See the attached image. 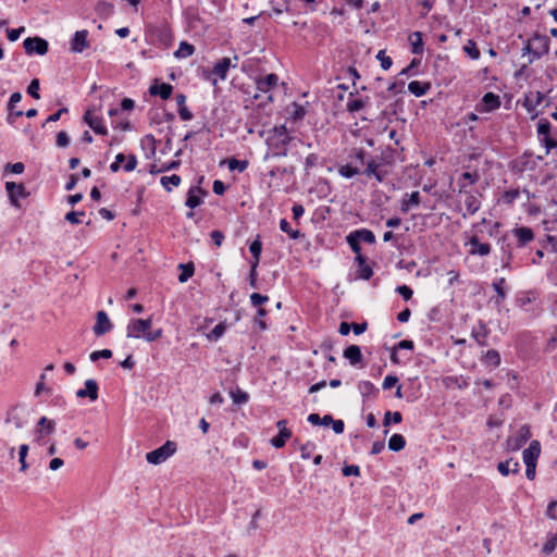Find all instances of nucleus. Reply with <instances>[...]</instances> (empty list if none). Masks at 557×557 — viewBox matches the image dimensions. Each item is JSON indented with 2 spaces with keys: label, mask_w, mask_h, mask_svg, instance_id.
Returning a JSON list of instances; mask_svg holds the SVG:
<instances>
[{
  "label": "nucleus",
  "mask_w": 557,
  "mask_h": 557,
  "mask_svg": "<svg viewBox=\"0 0 557 557\" xmlns=\"http://www.w3.org/2000/svg\"><path fill=\"white\" fill-rule=\"evenodd\" d=\"M376 59L381 62V66L383 70H388L392 64H393V61L392 59L385 54V51L384 50H380L376 54Z\"/></svg>",
  "instance_id": "55"
},
{
  "label": "nucleus",
  "mask_w": 557,
  "mask_h": 557,
  "mask_svg": "<svg viewBox=\"0 0 557 557\" xmlns=\"http://www.w3.org/2000/svg\"><path fill=\"white\" fill-rule=\"evenodd\" d=\"M98 391L99 386L96 380L88 379L85 381V388H81L76 392V397L86 398L88 397L90 401H95L98 399Z\"/></svg>",
  "instance_id": "16"
},
{
  "label": "nucleus",
  "mask_w": 557,
  "mask_h": 557,
  "mask_svg": "<svg viewBox=\"0 0 557 557\" xmlns=\"http://www.w3.org/2000/svg\"><path fill=\"white\" fill-rule=\"evenodd\" d=\"M541 454V444L534 440L522 453L523 462L536 463Z\"/></svg>",
  "instance_id": "21"
},
{
  "label": "nucleus",
  "mask_w": 557,
  "mask_h": 557,
  "mask_svg": "<svg viewBox=\"0 0 557 557\" xmlns=\"http://www.w3.org/2000/svg\"><path fill=\"white\" fill-rule=\"evenodd\" d=\"M315 445L313 443L308 442L307 444L300 447V455L302 459H309L311 453L314 450Z\"/></svg>",
  "instance_id": "62"
},
{
  "label": "nucleus",
  "mask_w": 557,
  "mask_h": 557,
  "mask_svg": "<svg viewBox=\"0 0 557 557\" xmlns=\"http://www.w3.org/2000/svg\"><path fill=\"white\" fill-rule=\"evenodd\" d=\"M232 66V62L230 58H222L220 59L212 69V74L219 77L220 79L224 81L227 76V72L230 67ZM236 64H233V67H235Z\"/></svg>",
  "instance_id": "23"
},
{
  "label": "nucleus",
  "mask_w": 557,
  "mask_h": 557,
  "mask_svg": "<svg viewBox=\"0 0 557 557\" xmlns=\"http://www.w3.org/2000/svg\"><path fill=\"white\" fill-rule=\"evenodd\" d=\"M55 144L58 147H66L70 144V137L66 132L61 131L57 135Z\"/></svg>",
  "instance_id": "61"
},
{
  "label": "nucleus",
  "mask_w": 557,
  "mask_h": 557,
  "mask_svg": "<svg viewBox=\"0 0 557 557\" xmlns=\"http://www.w3.org/2000/svg\"><path fill=\"white\" fill-rule=\"evenodd\" d=\"M275 132L276 133L267 140L270 152L265 154L264 159L287 156V146L292 138L285 126H282L280 129H275Z\"/></svg>",
  "instance_id": "2"
},
{
  "label": "nucleus",
  "mask_w": 557,
  "mask_h": 557,
  "mask_svg": "<svg viewBox=\"0 0 557 557\" xmlns=\"http://www.w3.org/2000/svg\"><path fill=\"white\" fill-rule=\"evenodd\" d=\"M497 469L505 476L509 473L516 474L520 471V463L518 460L508 459L506 461L499 462Z\"/></svg>",
  "instance_id": "24"
},
{
  "label": "nucleus",
  "mask_w": 557,
  "mask_h": 557,
  "mask_svg": "<svg viewBox=\"0 0 557 557\" xmlns=\"http://www.w3.org/2000/svg\"><path fill=\"white\" fill-rule=\"evenodd\" d=\"M414 347V344L412 341H409V339H404V341H400L396 344V346L394 347V350L393 352L391 354V361L395 364H398L399 363V360L397 358V355H396V350L397 349H408V350H412Z\"/></svg>",
  "instance_id": "38"
},
{
  "label": "nucleus",
  "mask_w": 557,
  "mask_h": 557,
  "mask_svg": "<svg viewBox=\"0 0 557 557\" xmlns=\"http://www.w3.org/2000/svg\"><path fill=\"white\" fill-rule=\"evenodd\" d=\"M225 331H226V323L220 322L211 330V332L207 335V337L210 341L216 342L224 335Z\"/></svg>",
  "instance_id": "40"
},
{
  "label": "nucleus",
  "mask_w": 557,
  "mask_h": 557,
  "mask_svg": "<svg viewBox=\"0 0 557 557\" xmlns=\"http://www.w3.org/2000/svg\"><path fill=\"white\" fill-rule=\"evenodd\" d=\"M372 275H373V270L368 263H364L363 267H359V277L360 278L368 281L371 278Z\"/></svg>",
  "instance_id": "63"
},
{
  "label": "nucleus",
  "mask_w": 557,
  "mask_h": 557,
  "mask_svg": "<svg viewBox=\"0 0 557 557\" xmlns=\"http://www.w3.org/2000/svg\"><path fill=\"white\" fill-rule=\"evenodd\" d=\"M28 445L22 444L18 449V460L21 463V471H26L28 465L26 463V457L28 454Z\"/></svg>",
  "instance_id": "51"
},
{
  "label": "nucleus",
  "mask_w": 557,
  "mask_h": 557,
  "mask_svg": "<svg viewBox=\"0 0 557 557\" xmlns=\"http://www.w3.org/2000/svg\"><path fill=\"white\" fill-rule=\"evenodd\" d=\"M500 107L499 96L490 91L486 92L480 104L476 106V110L480 112H492Z\"/></svg>",
  "instance_id": "15"
},
{
  "label": "nucleus",
  "mask_w": 557,
  "mask_h": 557,
  "mask_svg": "<svg viewBox=\"0 0 557 557\" xmlns=\"http://www.w3.org/2000/svg\"><path fill=\"white\" fill-rule=\"evenodd\" d=\"M277 83L278 76L274 73H271L264 77L257 78L256 87L259 92H269L271 89L277 86Z\"/></svg>",
  "instance_id": "17"
},
{
  "label": "nucleus",
  "mask_w": 557,
  "mask_h": 557,
  "mask_svg": "<svg viewBox=\"0 0 557 557\" xmlns=\"http://www.w3.org/2000/svg\"><path fill=\"white\" fill-rule=\"evenodd\" d=\"M532 50V57H529L528 64H532L534 61L541 59L549 51V38L546 35L539 33L533 34L530 38Z\"/></svg>",
  "instance_id": "3"
},
{
  "label": "nucleus",
  "mask_w": 557,
  "mask_h": 557,
  "mask_svg": "<svg viewBox=\"0 0 557 557\" xmlns=\"http://www.w3.org/2000/svg\"><path fill=\"white\" fill-rule=\"evenodd\" d=\"M511 233L518 240V247H524L534 239L532 228L527 226L515 227Z\"/></svg>",
  "instance_id": "18"
},
{
  "label": "nucleus",
  "mask_w": 557,
  "mask_h": 557,
  "mask_svg": "<svg viewBox=\"0 0 557 557\" xmlns=\"http://www.w3.org/2000/svg\"><path fill=\"white\" fill-rule=\"evenodd\" d=\"M504 284H505V278L504 277H500V278L494 281L493 284H492L493 288L497 293V296H498L499 300H504L505 297H506V293H505V289H504Z\"/></svg>",
  "instance_id": "54"
},
{
  "label": "nucleus",
  "mask_w": 557,
  "mask_h": 557,
  "mask_svg": "<svg viewBox=\"0 0 557 557\" xmlns=\"http://www.w3.org/2000/svg\"><path fill=\"white\" fill-rule=\"evenodd\" d=\"M431 88L430 83L412 81L408 84V90L416 97L424 96Z\"/></svg>",
  "instance_id": "26"
},
{
  "label": "nucleus",
  "mask_w": 557,
  "mask_h": 557,
  "mask_svg": "<svg viewBox=\"0 0 557 557\" xmlns=\"http://www.w3.org/2000/svg\"><path fill=\"white\" fill-rule=\"evenodd\" d=\"M37 426L42 429L46 434H51L54 432L55 422L53 420H49L47 417H41Z\"/></svg>",
  "instance_id": "46"
},
{
  "label": "nucleus",
  "mask_w": 557,
  "mask_h": 557,
  "mask_svg": "<svg viewBox=\"0 0 557 557\" xmlns=\"http://www.w3.org/2000/svg\"><path fill=\"white\" fill-rule=\"evenodd\" d=\"M95 11L100 17L107 18L114 13V5L107 1H99L95 7Z\"/></svg>",
  "instance_id": "30"
},
{
  "label": "nucleus",
  "mask_w": 557,
  "mask_h": 557,
  "mask_svg": "<svg viewBox=\"0 0 557 557\" xmlns=\"http://www.w3.org/2000/svg\"><path fill=\"white\" fill-rule=\"evenodd\" d=\"M347 243L349 245V247L351 248V250L355 252V253H359L361 251V246H360V240L359 238H357L356 234L354 232H351L347 237Z\"/></svg>",
  "instance_id": "52"
},
{
  "label": "nucleus",
  "mask_w": 557,
  "mask_h": 557,
  "mask_svg": "<svg viewBox=\"0 0 557 557\" xmlns=\"http://www.w3.org/2000/svg\"><path fill=\"white\" fill-rule=\"evenodd\" d=\"M113 327L108 314L104 311H98L96 314V324L92 327L97 336H102L110 332Z\"/></svg>",
  "instance_id": "14"
},
{
  "label": "nucleus",
  "mask_w": 557,
  "mask_h": 557,
  "mask_svg": "<svg viewBox=\"0 0 557 557\" xmlns=\"http://www.w3.org/2000/svg\"><path fill=\"white\" fill-rule=\"evenodd\" d=\"M195 52V47L186 41H182L178 49L174 52L176 58H188Z\"/></svg>",
  "instance_id": "39"
},
{
  "label": "nucleus",
  "mask_w": 557,
  "mask_h": 557,
  "mask_svg": "<svg viewBox=\"0 0 557 557\" xmlns=\"http://www.w3.org/2000/svg\"><path fill=\"white\" fill-rule=\"evenodd\" d=\"M149 92L151 96H160L161 99L166 100L173 92V86L168 83H158L156 81V83L150 86Z\"/></svg>",
  "instance_id": "22"
},
{
  "label": "nucleus",
  "mask_w": 557,
  "mask_h": 557,
  "mask_svg": "<svg viewBox=\"0 0 557 557\" xmlns=\"http://www.w3.org/2000/svg\"><path fill=\"white\" fill-rule=\"evenodd\" d=\"M280 228L282 232L286 233L293 239H297L300 236H302L299 230H293L290 227V224L286 219H282L280 221Z\"/></svg>",
  "instance_id": "42"
},
{
  "label": "nucleus",
  "mask_w": 557,
  "mask_h": 557,
  "mask_svg": "<svg viewBox=\"0 0 557 557\" xmlns=\"http://www.w3.org/2000/svg\"><path fill=\"white\" fill-rule=\"evenodd\" d=\"M39 79L35 78L30 82V84L27 87V94L33 97L34 99H39Z\"/></svg>",
  "instance_id": "56"
},
{
  "label": "nucleus",
  "mask_w": 557,
  "mask_h": 557,
  "mask_svg": "<svg viewBox=\"0 0 557 557\" xmlns=\"http://www.w3.org/2000/svg\"><path fill=\"white\" fill-rule=\"evenodd\" d=\"M490 335V330L482 321H479L476 326L472 327L471 336L475 341V343L480 346H487V337Z\"/></svg>",
  "instance_id": "19"
},
{
  "label": "nucleus",
  "mask_w": 557,
  "mask_h": 557,
  "mask_svg": "<svg viewBox=\"0 0 557 557\" xmlns=\"http://www.w3.org/2000/svg\"><path fill=\"white\" fill-rule=\"evenodd\" d=\"M137 166V158L135 154H128L126 158V163L124 164L125 172H132Z\"/></svg>",
  "instance_id": "64"
},
{
  "label": "nucleus",
  "mask_w": 557,
  "mask_h": 557,
  "mask_svg": "<svg viewBox=\"0 0 557 557\" xmlns=\"http://www.w3.org/2000/svg\"><path fill=\"white\" fill-rule=\"evenodd\" d=\"M178 268L182 270L181 274L178 275V282L185 283L187 282L195 272V267L191 262L189 263H180Z\"/></svg>",
  "instance_id": "35"
},
{
  "label": "nucleus",
  "mask_w": 557,
  "mask_h": 557,
  "mask_svg": "<svg viewBox=\"0 0 557 557\" xmlns=\"http://www.w3.org/2000/svg\"><path fill=\"white\" fill-rule=\"evenodd\" d=\"M176 451V443L166 441L159 448L149 451L146 455V460L151 465H160L170 458Z\"/></svg>",
  "instance_id": "4"
},
{
  "label": "nucleus",
  "mask_w": 557,
  "mask_h": 557,
  "mask_svg": "<svg viewBox=\"0 0 557 557\" xmlns=\"http://www.w3.org/2000/svg\"><path fill=\"white\" fill-rule=\"evenodd\" d=\"M396 292L404 298V300L408 301L412 297V289L407 285H400L396 288Z\"/></svg>",
  "instance_id": "60"
},
{
  "label": "nucleus",
  "mask_w": 557,
  "mask_h": 557,
  "mask_svg": "<svg viewBox=\"0 0 557 557\" xmlns=\"http://www.w3.org/2000/svg\"><path fill=\"white\" fill-rule=\"evenodd\" d=\"M531 437L530 426L523 424L518 430L516 436L508 440V445L511 449L517 450L521 448Z\"/></svg>",
  "instance_id": "12"
},
{
  "label": "nucleus",
  "mask_w": 557,
  "mask_h": 557,
  "mask_svg": "<svg viewBox=\"0 0 557 557\" xmlns=\"http://www.w3.org/2000/svg\"><path fill=\"white\" fill-rule=\"evenodd\" d=\"M406 446V440L401 434H393L388 440V448L392 451H400Z\"/></svg>",
  "instance_id": "32"
},
{
  "label": "nucleus",
  "mask_w": 557,
  "mask_h": 557,
  "mask_svg": "<svg viewBox=\"0 0 557 557\" xmlns=\"http://www.w3.org/2000/svg\"><path fill=\"white\" fill-rule=\"evenodd\" d=\"M111 357H112V351L110 349L96 350L89 355V359L92 362L98 361L100 358L109 359Z\"/></svg>",
  "instance_id": "53"
},
{
  "label": "nucleus",
  "mask_w": 557,
  "mask_h": 557,
  "mask_svg": "<svg viewBox=\"0 0 557 557\" xmlns=\"http://www.w3.org/2000/svg\"><path fill=\"white\" fill-rule=\"evenodd\" d=\"M368 100H369L368 97H367L366 100H363L361 98H355V94L350 92L349 94V100L347 102V111L350 112V113H355L357 111H360L361 109L364 108V106H366Z\"/></svg>",
  "instance_id": "28"
},
{
  "label": "nucleus",
  "mask_w": 557,
  "mask_h": 557,
  "mask_svg": "<svg viewBox=\"0 0 557 557\" xmlns=\"http://www.w3.org/2000/svg\"><path fill=\"white\" fill-rule=\"evenodd\" d=\"M181 183V177L177 175V174H172L170 176H162L161 177V185L166 189V190H172V186H178Z\"/></svg>",
  "instance_id": "44"
},
{
  "label": "nucleus",
  "mask_w": 557,
  "mask_h": 557,
  "mask_svg": "<svg viewBox=\"0 0 557 557\" xmlns=\"http://www.w3.org/2000/svg\"><path fill=\"white\" fill-rule=\"evenodd\" d=\"M293 108H294V111H293L294 120H301L305 117L307 111L302 104L295 102V103H293Z\"/></svg>",
  "instance_id": "59"
},
{
  "label": "nucleus",
  "mask_w": 557,
  "mask_h": 557,
  "mask_svg": "<svg viewBox=\"0 0 557 557\" xmlns=\"http://www.w3.org/2000/svg\"><path fill=\"white\" fill-rule=\"evenodd\" d=\"M403 420V416L399 411H395V412H392V411H386L385 414H384V420H383V423L385 426L389 425L392 422L393 423H400Z\"/></svg>",
  "instance_id": "49"
},
{
  "label": "nucleus",
  "mask_w": 557,
  "mask_h": 557,
  "mask_svg": "<svg viewBox=\"0 0 557 557\" xmlns=\"http://www.w3.org/2000/svg\"><path fill=\"white\" fill-rule=\"evenodd\" d=\"M83 120L96 134H108L107 127L102 124V117L94 115L92 110L88 109L84 113Z\"/></svg>",
  "instance_id": "13"
},
{
  "label": "nucleus",
  "mask_w": 557,
  "mask_h": 557,
  "mask_svg": "<svg viewBox=\"0 0 557 557\" xmlns=\"http://www.w3.org/2000/svg\"><path fill=\"white\" fill-rule=\"evenodd\" d=\"M25 52L29 55H45L48 52V41L40 37H27L23 42Z\"/></svg>",
  "instance_id": "6"
},
{
  "label": "nucleus",
  "mask_w": 557,
  "mask_h": 557,
  "mask_svg": "<svg viewBox=\"0 0 557 557\" xmlns=\"http://www.w3.org/2000/svg\"><path fill=\"white\" fill-rule=\"evenodd\" d=\"M463 52L472 60L480 59L481 52L473 39H468L462 47Z\"/></svg>",
  "instance_id": "33"
},
{
  "label": "nucleus",
  "mask_w": 557,
  "mask_h": 557,
  "mask_svg": "<svg viewBox=\"0 0 557 557\" xmlns=\"http://www.w3.org/2000/svg\"><path fill=\"white\" fill-rule=\"evenodd\" d=\"M5 190L8 193L9 199L14 207H18V199L26 198L28 193L23 184H17L14 182L5 183Z\"/></svg>",
  "instance_id": "11"
},
{
  "label": "nucleus",
  "mask_w": 557,
  "mask_h": 557,
  "mask_svg": "<svg viewBox=\"0 0 557 557\" xmlns=\"http://www.w3.org/2000/svg\"><path fill=\"white\" fill-rule=\"evenodd\" d=\"M151 325H152V319L151 318H148V319H133V320L129 321V323L127 325L126 336L127 337H134V338H139V337L143 336L146 339V334L151 329Z\"/></svg>",
  "instance_id": "5"
},
{
  "label": "nucleus",
  "mask_w": 557,
  "mask_h": 557,
  "mask_svg": "<svg viewBox=\"0 0 557 557\" xmlns=\"http://www.w3.org/2000/svg\"><path fill=\"white\" fill-rule=\"evenodd\" d=\"M268 314V311L263 308H259L257 310V315L255 318V323L261 329V330H265L267 329V323L265 321L263 320L264 317Z\"/></svg>",
  "instance_id": "58"
},
{
  "label": "nucleus",
  "mask_w": 557,
  "mask_h": 557,
  "mask_svg": "<svg viewBox=\"0 0 557 557\" xmlns=\"http://www.w3.org/2000/svg\"><path fill=\"white\" fill-rule=\"evenodd\" d=\"M411 52L414 54H421L423 52V40L420 32H414L410 36Z\"/></svg>",
  "instance_id": "36"
},
{
  "label": "nucleus",
  "mask_w": 557,
  "mask_h": 557,
  "mask_svg": "<svg viewBox=\"0 0 557 557\" xmlns=\"http://www.w3.org/2000/svg\"><path fill=\"white\" fill-rule=\"evenodd\" d=\"M498 244L500 246V251L503 253V260L505 261V267H507V265H509L510 261L513 258L511 245L507 242L506 235L499 237Z\"/></svg>",
  "instance_id": "27"
},
{
  "label": "nucleus",
  "mask_w": 557,
  "mask_h": 557,
  "mask_svg": "<svg viewBox=\"0 0 557 557\" xmlns=\"http://www.w3.org/2000/svg\"><path fill=\"white\" fill-rule=\"evenodd\" d=\"M557 547V533L552 534L542 547L543 554L546 556L550 555Z\"/></svg>",
  "instance_id": "47"
},
{
  "label": "nucleus",
  "mask_w": 557,
  "mask_h": 557,
  "mask_svg": "<svg viewBox=\"0 0 557 557\" xmlns=\"http://www.w3.org/2000/svg\"><path fill=\"white\" fill-rule=\"evenodd\" d=\"M483 363L488 367L497 368L500 364V355L495 349L487 350L483 358Z\"/></svg>",
  "instance_id": "29"
},
{
  "label": "nucleus",
  "mask_w": 557,
  "mask_h": 557,
  "mask_svg": "<svg viewBox=\"0 0 557 557\" xmlns=\"http://www.w3.org/2000/svg\"><path fill=\"white\" fill-rule=\"evenodd\" d=\"M358 388L362 397L375 396L379 393V389L370 381H361Z\"/></svg>",
  "instance_id": "34"
},
{
  "label": "nucleus",
  "mask_w": 557,
  "mask_h": 557,
  "mask_svg": "<svg viewBox=\"0 0 557 557\" xmlns=\"http://www.w3.org/2000/svg\"><path fill=\"white\" fill-rule=\"evenodd\" d=\"M206 194H207V191H205L199 186L190 187L188 190V194H187V199H186L185 205L190 209L197 208L202 202L201 196H205Z\"/></svg>",
  "instance_id": "20"
},
{
  "label": "nucleus",
  "mask_w": 557,
  "mask_h": 557,
  "mask_svg": "<svg viewBox=\"0 0 557 557\" xmlns=\"http://www.w3.org/2000/svg\"><path fill=\"white\" fill-rule=\"evenodd\" d=\"M550 123L546 119H541L537 123V134L540 141L546 148V154L549 153L550 149L557 147V140L552 138L550 135Z\"/></svg>",
  "instance_id": "7"
},
{
  "label": "nucleus",
  "mask_w": 557,
  "mask_h": 557,
  "mask_svg": "<svg viewBox=\"0 0 557 557\" xmlns=\"http://www.w3.org/2000/svg\"><path fill=\"white\" fill-rule=\"evenodd\" d=\"M249 251L253 257V261L251 263L259 264L260 256H261V251H262V243L259 237L250 244Z\"/></svg>",
  "instance_id": "43"
},
{
  "label": "nucleus",
  "mask_w": 557,
  "mask_h": 557,
  "mask_svg": "<svg viewBox=\"0 0 557 557\" xmlns=\"http://www.w3.org/2000/svg\"><path fill=\"white\" fill-rule=\"evenodd\" d=\"M359 238L360 242H364L368 244H374L375 243V235L372 231L368 228H360L354 232Z\"/></svg>",
  "instance_id": "41"
},
{
  "label": "nucleus",
  "mask_w": 557,
  "mask_h": 557,
  "mask_svg": "<svg viewBox=\"0 0 557 557\" xmlns=\"http://www.w3.org/2000/svg\"><path fill=\"white\" fill-rule=\"evenodd\" d=\"M290 437H292V431L290 430H284L282 432H278V434L271 440V444L275 448H282V447L285 446L286 442Z\"/></svg>",
  "instance_id": "37"
},
{
  "label": "nucleus",
  "mask_w": 557,
  "mask_h": 557,
  "mask_svg": "<svg viewBox=\"0 0 557 557\" xmlns=\"http://www.w3.org/2000/svg\"><path fill=\"white\" fill-rule=\"evenodd\" d=\"M467 245L470 246L469 253L472 256L485 257L491 253V245L487 243H481L478 233H474L468 240Z\"/></svg>",
  "instance_id": "10"
},
{
  "label": "nucleus",
  "mask_w": 557,
  "mask_h": 557,
  "mask_svg": "<svg viewBox=\"0 0 557 557\" xmlns=\"http://www.w3.org/2000/svg\"><path fill=\"white\" fill-rule=\"evenodd\" d=\"M381 163L363 148H352L347 154V162L338 166V174L344 178H352L363 174L367 177H374L382 183L385 173L381 170Z\"/></svg>",
  "instance_id": "1"
},
{
  "label": "nucleus",
  "mask_w": 557,
  "mask_h": 557,
  "mask_svg": "<svg viewBox=\"0 0 557 557\" xmlns=\"http://www.w3.org/2000/svg\"><path fill=\"white\" fill-rule=\"evenodd\" d=\"M344 357L349 360L350 364L356 366L361 362V349L357 345H350L344 350Z\"/></svg>",
  "instance_id": "25"
},
{
  "label": "nucleus",
  "mask_w": 557,
  "mask_h": 557,
  "mask_svg": "<svg viewBox=\"0 0 557 557\" xmlns=\"http://www.w3.org/2000/svg\"><path fill=\"white\" fill-rule=\"evenodd\" d=\"M231 397L233 403L236 405H244L249 399V395L240 388H236L235 391L231 392Z\"/></svg>",
  "instance_id": "45"
},
{
  "label": "nucleus",
  "mask_w": 557,
  "mask_h": 557,
  "mask_svg": "<svg viewBox=\"0 0 557 557\" xmlns=\"http://www.w3.org/2000/svg\"><path fill=\"white\" fill-rule=\"evenodd\" d=\"M457 185H458L459 194H463L466 196L465 206H466L467 212L469 214L476 213L481 208V201L479 200V198L473 193H471L470 190L467 189L466 183L457 182Z\"/></svg>",
  "instance_id": "8"
},
{
  "label": "nucleus",
  "mask_w": 557,
  "mask_h": 557,
  "mask_svg": "<svg viewBox=\"0 0 557 557\" xmlns=\"http://www.w3.org/2000/svg\"><path fill=\"white\" fill-rule=\"evenodd\" d=\"M480 180V175L478 172H463L458 180V182H463L467 184V187L475 184Z\"/></svg>",
  "instance_id": "48"
},
{
  "label": "nucleus",
  "mask_w": 557,
  "mask_h": 557,
  "mask_svg": "<svg viewBox=\"0 0 557 557\" xmlns=\"http://www.w3.org/2000/svg\"><path fill=\"white\" fill-rule=\"evenodd\" d=\"M269 300V297L265 295H261L259 293H253L250 295V302L253 307L260 308L261 305L267 302Z\"/></svg>",
  "instance_id": "57"
},
{
  "label": "nucleus",
  "mask_w": 557,
  "mask_h": 557,
  "mask_svg": "<svg viewBox=\"0 0 557 557\" xmlns=\"http://www.w3.org/2000/svg\"><path fill=\"white\" fill-rule=\"evenodd\" d=\"M248 166L247 160H237L235 158H232L228 160V169L231 171L237 170L239 172H244Z\"/></svg>",
  "instance_id": "50"
},
{
  "label": "nucleus",
  "mask_w": 557,
  "mask_h": 557,
  "mask_svg": "<svg viewBox=\"0 0 557 557\" xmlns=\"http://www.w3.org/2000/svg\"><path fill=\"white\" fill-rule=\"evenodd\" d=\"M88 30H77L70 40V49L74 53H82L89 47Z\"/></svg>",
  "instance_id": "9"
},
{
  "label": "nucleus",
  "mask_w": 557,
  "mask_h": 557,
  "mask_svg": "<svg viewBox=\"0 0 557 557\" xmlns=\"http://www.w3.org/2000/svg\"><path fill=\"white\" fill-rule=\"evenodd\" d=\"M407 199H404L401 202V211L408 212L411 207H417L420 203V194L419 191H412L411 194L406 195Z\"/></svg>",
  "instance_id": "31"
}]
</instances>
